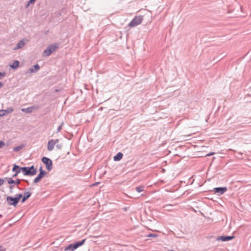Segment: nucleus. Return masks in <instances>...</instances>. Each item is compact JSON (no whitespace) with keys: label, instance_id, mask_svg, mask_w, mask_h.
Segmentation results:
<instances>
[{"label":"nucleus","instance_id":"a211bd4d","mask_svg":"<svg viewBox=\"0 0 251 251\" xmlns=\"http://www.w3.org/2000/svg\"><path fill=\"white\" fill-rule=\"evenodd\" d=\"M19 66V62L18 60L14 61L12 64L10 65L11 68L15 69L18 68Z\"/></svg>","mask_w":251,"mask_h":251},{"label":"nucleus","instance_id":"b1692460","mask_svg":"<svg viewBox=\"0 0 251 251\" xmlns=\"http://www.w3.org/2000/svg\"><path fill=\"white\" fill-rule=\"evenodd\" d=\"M10 186L9 187V188L10 189V192L12 193H13V189L14 188L15 185H14V184H9Z\"/></svg>","mask_w":251,"mask_h":251},{"label":"nucleus","instance_id":"f03ea898","mask_svg":"<svg viewBox=\"0 0 251 251\" xmlns=\"http://www.w3.org/2000/svg\"><path fill=\"white\" fill-rule=\"evenodd\" d=\"M85 240L86 239H83L81 241L76 242L74 244H70L68 246L65 248V250L73 251L78 248L79 246L82 245L84 243Z\"/></svg>","mask_w":251,"mask_h":251},{"label":"nucleus","instance_id":"7ed1b4c3","mask_svg":"<svg viewBox=\"0 0 251 251\" xmlns=\"http://www.w3.org/2000/svg\"><path fill=\"white\" fill-rule=\"evenodd\" d=\"M143 20L142 16H136L132 21L128 24L129 27H134L140 25Z\"/></svg>","mask_w":251,"mask_h":251},{"label":"nucleus","instance_id":"20e7f679","mask_svg":"<svg viewBox=\"0 0 251 251\" xmlns=\"http://www.w3.org/2000/svg\"><path fill=\"white\" fill-rule=\"evenodd\" d=\"M58 48L57 45H50L43 52L44 56H50Z\"/></svg>","mask_w":251,"mask_h":251},{"label":"nucleus","instance_id":"f8f14e48","mask_svg":"<svg viewBox=\"0 0 251 251\" xmlns=\"http://www.w3.org/2000/svg\"><path fill=\"white\" fill-rule=\"evenodd\" d=\"M234 238L233 236H221L217 238V240H221L222 241H227L232 239Z\"/></svg>","mask_w":251,"mask_h":251},{"label":"nucleus","instance_id":"412c9836","mask_svg":"<svg viewBox=\"0 0 251 251\" xmlns=\"http://www.w3.org/2000/svg\"><path fill=\"white\" fill-rule=\"evenodd\" d=\"M144 186H139L136 188V190L140 193L144 191Z\"/></svg>","mask_w":251,"mask_h":251},{"label":"nucleus","instance_id":"4468645a","mask_svg":"<svg viewBox=\"0 0 251 251\" xmlns=\"http://www.w3.org/2000/svg\"><path fill=\"white\" fill-rule=\"evenodd\" d=\"M25 43L23 40H21L14 47V50L22 49L25 45Z\"/></svg>","mask_w":251,"mask_h":251},{"label":"nucleus","instance_id":"6e6552de","mask_svg":"<svg viewBox=\"0 0 251 251\" xmlns=\"http://www.w3.org/2000/svg\"><path fill=\"white\" fill-rule=\"evenodd\" d=\"M21 169V171H22L24 175L25 176H33L35 175V172L33 171H31L28 167H21L20 168Z\"/></svg>","mask_w":251,"mask_h":251},{"label":"nucleus","instance_id":"6ab92c4d","mask_svg":"<svg viewBox=\"0 0 251 251\" xmlns=\"http://www.w3.org/2000/svg\"><path fill=\"white\" fill-rule=\"evenodd\" d=\"M24 147H25L24 145H21L17 147H14L13 148V151H16V152L19 151L20 150H22L24 148Z\"/></svg>","mask_w":251,"mask_h":251},{"label":"nucleus","instance_id":"2f4dec72","mask_svg":"<svg viewBox=\"0 0 251 251\" xmlns=\"http://www.w3.org/2000/svg\"><path fill=\"white\" fill-rule=\"evenodd\" d=\"M214 154V152H210V153H209L207 154L206 155V156H210V155H213Z\"/></svg>","mask_w":251,"mask_h":251},{"label":"nucleus","instance_id":"aec40b11","mask_svg":"<svg viewBox=\"0 0 251 251\" xmlns=\"http://www.w3.org/2000/svg\"><path fill=\"white\" fill-rule=\"evenodd\" d=\"M21 168V167H20L19 166L15 164L13 166V169H12V171L13 172H16L17 170H21V169H20Z\"/></svg>","mask_w":251,"mask_h":251},{"label":"nucleus","instance_id":"4be33fe9","mask_svg":"<svg viewBox=\"0 0 251 251\" xmlns=\"http://www.w3.org/2000/svg\"><path fill=\"white\" fill-rule=\"evenodd\" d=\"M29 169L32 172V171H33L35 172V175L37 173V171L34 168V167L33 165H32V166L30 167H28Z\"/></svg>","mask_w":251,"mask_h":251},{"label":"nucleus","instance_id":"ddd939ff","mask_svg":"<svg viewBox=\"0 0 251 251\" xmlns=\"http://www.w3.org/2000/svg\"><path fill=\"white\" fill-rule=\"evenodd\" d=\"M7 180V182L8 184H14V185H17V186L20 184L21 180L19 178L15 180H14L11 178H5Z\"/></svg>","mask_w":251,"mask_h":251},{"label":"nucleus","instance_id":"5701e85b","mask_svg":"<svg viewBox=\"0 0 251 251\" xmlns=\"http://www.w3.org/2000/svg\"><path fill=\"white\" fill-rule=\"evenodd\" d=\"M36 0H29L26 5V7H28V6L32 3H34L35 2Z\"/></svg>","mask_w":251,"mask_h":251},{"label":"nucleus","instance_id":"c756f323","mask_svg":"<svg viewBox=\"0 0 251 251\" xmlns=\"http://www.w3.org/2000/svg\"><path fill=\"white\" fill-rule=\"evenodd\" d=\"M4 182V179L0 178V186L2 185Z\"/></svg>","mask_w":251,"mask_h":251},{"label":"nucleus","instance_id":"72a5a7b5","mask_svg":"<svg viewBox=\"0 0 251 251\" xmlns=\"http://www.w3.org/2000/svg\"><path fill=\"white\" fill-rule=\"evenodd\" d=\"M99 182H96V183H95L93 184L92 185V186H96V185H98V184H99Z\"/></svg>","mask_w":251,"mask_h":251},{"label":"nucleus","instance_id":"f257e3e1","mask_svg":"<svg viewBox=\"0 0 251 251\" xmlns=\"http://www.w3.org/2000/svg\"><path fill=\"white\" fill-rule=\"evenodd\" d=\"M23 195L22 194H17L15 195L14 198L11 196H7L6 198V201L9 205H12L16 206L19 202L20 200L22 198Z\"/></svg>","mask_w":251,"mask_h":251},{"label":"nucleus","instance_id":"473e14b6","mask_svg":"<svg viewBox=\"0 0 251 251\" xmlns=\"http://www.w3.org/2000/svg\"><path fill=\"white\" fill-rule=\"evenodd\" d=\"M3 85H4V84L2 82H0V88H1L3 86Z\"/></svg>","mask_w":251,"mask_h":251},{"label":"nucleus","instance_id":"0eeeda50","mask_svg":"<svg viewBox=\"0 0 251 251\" xmlns=\"http://www.w3.org/2000/svg\"><path fill=\"white\" fill-rule=\"evenodd\" d=\"M59 142L58 139L54 140L53 139L50 140L48 143L47 149L49 151H51L53 150L55 145Z\"/></svg>","mask_w":251,"mask_h":251},{"label":"nucleus","instance_id":"a878e982","mask_svg":"<svg viewBox=\"0 0 251 251\" xmlns=\"http://www.w3.org/2000/svg\"><path fill=\"white\" fill-rule=\"evenodd\" d=\"M147 236L149 237H157L158 236V235L155 234L151 233V234H149Z\"/></svg>","mask_w":251,"mask_h":251},{"label":"nucleus","instance_id":"f704fd0d","mask_svg":"<svg viewBox=\"0 0 251 251\" xmlns=\"http://www.w3.org/2000/svg\"><path fill=\"white\" fill-rule=\"evenodd\" d=\"M26 183H27L28 184H29V182L28 181V180H25Z\"/></svg>","mask_w":251,"mask_h":251},{"label":"nucleus","instance_id":"c85d7f7f","mask_svg":"<svg viewBox=\"0 0 251 251\" xmlns=\"http://www.w3.org/2000/svg\"><path fill=\"white\" fill-rule=\"evenodd\" d=\"M5 75V72H0V79Z\"/></svg>","mask_w":251,"mask_h":251},{"label":"nucleus","instance_id":"bb28decb","mask_svg":"<svg viewBox=\"0 0 251 251\" xmlns=\"http://www.w3.org/2000/svg\"><path fill=\"white\" fill-rule=\"evenodd\" d=\"M21 171V170H17L16 172H15V173L13 175L12 177H16V176H18V174H19V173H20V171Z\"/></svg>","mask_w":251,"mask_h":251},{"label":"nucleus","instance_id":"9d476101","mask_svg":"<svg viewBox=\"0 0 251 251\" xmlns=\"http://www.w3.org/2000/svg\"><path fill=\"white\" fill-rule=\"evenodd\" d=\"M14 109L12 107H8L6 109L0 110V117H2L7 113H12Z\"/></svg>","mask_w":251,"mask_h":251},{"label":"nucleus","instance_id":"39448f33","mask_svg":"<svg viewBox=\"0 0 251 251\" xmlns=\"http://www.w3.org/2000/svg\"><path fill=\"white\" fill-rule=\"evenodd\" d=\"M42 161L46 165V168L48 170L50 171L52 170V162L51 159L46 157H43L42 158Z\"/></svg>","mask_w":251,"mask_h":251},{"label":"nucleus","instance_id":"9b49d317","mask_svg":"<svg viewBox=\"0 0 251 251\" xmlns=\"http://www.w3.org/2000/svg\"><path fill=\"white\" fill-rule=\"evenodd\" d=\"M214 191L216 193L222 195L227 191V188L226 187H216L214 189Z\"/></svg>","mask_w":251,"mask_h":251},{"label":"nucleus","instance_id":"2eb2a0df","mask_svg":"<svg viewBox=\"0 0 251 251\" xmlns=\"http://www.w3.org/2000/svg\"><path fill=\"white\" fill-rule=\"evenodd\" d=\"M31 195V193L29 192H25L23 195V199L22 200V202H24L26 200H27Z\"/></svg>","mask_w":251,"mask_h":251},{"label":"nucleus","instance_id":"393cba45","mask_svg":"<svg viewBox=\"0 0 251 251\" xmlns=\"http://www.w3.org/2000/svg\"><path fill=\"white\" fill-rule=\"evenodd\" d=\"M63 125H64V123L62 122L61 124H60V125L57 128V132H59L61 130Z\"/></svg>","mask_w":251,"mask_h":251},{"label":"nucleus","instance_id":"cd10ccee","mask_svg":"<svg viewBox=\"0 0 251 251\" xmlns=\"http://www.w3.org/2000/svg\"><path fill=\"white\" fill-rule=\"evenodd\" d=\"M5 145V143L2 141H0V149L3 148Z\"/></svg>","mask_w":251,"mask_h":251},{"label":"nucleus","instance_id":"423d86ee","mask_svg":"<svg viewBox=\"0 0 251 251\" xmlns=\"http://www.w3.org/2000/svg\"><path fill=\"white\" fill-rule=\"evenodd\" d=\"M47 174V173L45 171L42 169V168L41 167L40 169V173L33 180V183H37L39 182L41 179Z\"/></svg>","mask_w":251,"mask_h":251},{"label":"nucleus","instance_id":"7c9ffc66","mask_svg":"<svg viewBox=\"0 0 251 251\" xmlns=\"http://www.w3.org/2000/svg\"><path fill=\"white\" fill-rule=\"evenodd\" d=\"M0 251H5V249L1 246H0Z\"/></svg>","mask_w":251,"mask_h":251},{"label":"nucleus","instance_id":"dca6fc26","mask_svg":"<svg viewBox=\"0 0 251 251\" xmlns=\"http://www.w3.org/2000/svg\"><path fill=\"white\" fill-rule=\"evenodd\" d=\"M34 108V106H31L26 108H22L21 111L26 113H30L32 112Z\"/></svg>","mask_w":251,"mask_h":251},{"label":"nucleus","instance_id":"1a4fd4ad","mask_svg":"<svg viewBox=\"0 0 251 251\" xmlns=\"http://www.w3.org/2000/svg\"><path fill=\"white\" fill-rule=\"evenodd\" d=\"M40 69V66L38 64L33 66L31 68L28 69L26 72V74H31L36 73Z\"/></svg>","mask_w":251,"mask_h":251},{"label":"nucleus","instance_id":"f3484780","mask_svg":"<svg viewBox=\"0 0 251 251\" xmlns=\"http://www.w3.org/2000/svg\"><path fill=\"white\" fill-rule=\"evenodd\" d=\"M123 156V153L119 152L116 154V155L114 156L113 159L114 161H119L122 158Z\"/></svg>","mask_w":251,"mask_h":251}]
</instances>
